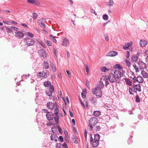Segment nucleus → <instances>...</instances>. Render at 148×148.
<instances>
[{
	"mask_svg": "<svg viewBox=\"0 0 148 148\" xmlns=\"http://www.w3.org/2000/svg\"><path fill=\"white\" fill-rule=\"evenodd\" d=\"M106 85L107 86L109 84V83L108 81V80L111 83L116 82L117 83V81L115 78L114 75L112 73H110L108 75V77L106 76L104 77Z\"/></svg>",
	"mask_w": 148,
	"mask_h": 148,
	"instance_id": "nucleus-1",
	"label": "nucleus"
},
{
	"mask_svg": "<svg viewBox=\"0 0 148 148\" xmlns=\"http://www.w3.org/2000/svg\"><path fill=\"white\" fill-rule=\"evenodd\" d=\"M98 119L95 117H91L89 120L88 122V127L90 130H93V127L98 122Z\"/></svg>",
	"mask_w": 148,
	"mask_h": 148,
	"instance_id": "nucleus-2",
	"label": "nucleus"
},
{
	"mask_svg": "<svg viewBox=\"0 0 148 148\" xmlns=\"http://www.w3.org/2000/svg\"><path fill=\"white\" fill-rule=\"evenodd\" d=\"M92 92L93 94L99 97H101L102 96V91L99 88H94L92 90Z\"/></svg>",
	"mask_w": 148,
	"mask_h": 148,
	"instance_id": "nucleus-3",
	"label": "nucleus"
},
{
	"mask_svg": "<svg viewBox=\"0 0 148 148\" xmlns=\"http://www.w3.org/2000/svg\"><path fill=\"white\" fill-rule=\"evenodd\" d=\"M24 42L28 46H32L34 44V41L30 38H26L24 39Z\"/></svg>",
	"mask_w": 148,
	"mask_h": 148,
	"instance_id": "nucleus-4",
	"label": "nucleus"
},
{
	"mask_svg": "<svg viewBox=\"0 0 148 148\" xmlns=\"http://www.w3.org/2000/svg\"><path fill=\"white\" fill-rule=\"evenodd\" d=\"M45 112H46V116L47 119L49 121H51L53 119L54 116L53 113L52 112H47V110H46L44 109Z\"/></svg>",
	"mask_w": 148,
	"mask_h": 148,
	"instance_id": "nucleus-5",
	"label": "nucleus"
},
{
	"mask_svg": "<svg viewBox=\"0 0 148 148\" xmlns=\"http://www.w3.org/2000/svg\"><path fill=\"white\" fill-rule=\"evenodd\" d=\"M121 72L120 71L116 70L114 72L113 75L117 81L119 79L121 78Z\"/></svg>",
	"mask_w": 148,
	"mask_h": 148,
	"instance_id": "nucleus-6",
	"label": "nucleus"
},
{
	"mask_svg": "<svg viewBox=\"0 0 148 148\" xmlns=\"http://www.w3.org/2000/svg\"><path fill=\"white\" fill-rule=\"evenodd\" d=\"M46 19L45 18H42L39 19L38 22L39 25L42 28H45L46 25L44 23L45 22Z\"/></svg>",
	"mask_w": 148,
	"mask_h": 148,
	"instance_id": "nucleus-7",
	"label": "nucleus"
},
{
	"mask_svg": "<svg viewBox=\"0 0 148 148\" xmlns=\"http://www.w3.org/2000/svg\"><path fill=\"white\" fill-rule=\"evenodd\" d=\"M90 141L92 146L94 147H97L99 145V141L93 140L92 137H91Z\"/></svg>",
	"mask_w": 148,
	"mask_h": 148,
	"instance_id": "nucleus-8",
	"label": "nucleus"
},
{
	"mask_svg": "<svg viewBox=\"0 0 148 148\" xmlns=\"http://www.w3.org/2000/svg\"><path fill=\"white\" fill-rule=\"evenodd\" d=\"M39 53L40 56L43 57L44 59L46 58L47 54L46 52L44 49H42L39 50Z\"/></svg>",
	"mask_w": 148,
	"mask_h": 148,
	"instance_id": "nucleus-9",
	"label": "nucleus"
},
{
	"mask_svg": "<svg viewBox=\"0 0 148 148\" xmlns=\"http://www.w3.org/2000/svg\"><path fill=\"white\" fill-rule=\"evenodd\" d=\"M47 73L44 71L39 72L37 73V76L38 77L46 78L47 77Z\"/></svg>",
	"mask_w": 148,
	"mask_h": 148,
	"instance_id": "nucleus-10",
	"label": "nucleus"
},
{
	"mask_svg": "<svg viewBox=\"0 0 148 148\" xmlns=\"http://www.w3.org/2000/svg\"><path fill=\"white\" fill-rule=\"evenodd\" d=\"M15 36L20 38H23L24 36V34L22 32L17 31L15 32Z\"/></svg>",
	"mask_w": 148,
	"mask_h": 148,
	"instance_id": "nucleus-11",
	"label": "nucleus"
},
{
	"mask_svg": "<svg viewBox=\"0 0 148 148\" xmlns=\"http://www.w3.org/2000/svg\"><path fill=\"white\" fill-rule=\"evenodd\" d=\"M118 54L117 52L116 51H112L109 52L107 54V56H114Z\"/></svg>",
	"mask_w": 148,
	"mask_h": 148,
	"instance_id": "nucleus-12",
	"label": "nucleus"
},
{
	"mask_svg": "<svg viewBox=\"0 0 148 148\" xmlns=\"http://www.w3.org/2000/svg\"><path fill=\"white\" fill-rule=\"evenodd\" d=\"M147 43V42L144 40H140L139 43L140 46L141 47L145 46Z\"/></svg>",
	"mask_w": 148,
	"mask_h": 148,
	"instance_id": "nucleus-13",
	"label": "nucleus"
},
{
	"mask_svg": "<svg viewBox=\"0 0 148 148\" xmlns=\"http://www.w3.org/2000/svg\"><path fill=\"white\" fill-rule=\"evenodd\" d=\"M47 106L49 109L52 110L54 108L55 104L52 102H48L47 104Z\"/></svg>",
	"mask_w": 148,
	"mask_h": 148,
	"instance_id": "nucleus-14",
	"label": "nucleus"
},
{
	"mask_svg": "<svg viewBox=\"0 0 148 148\" xmlns=\"http://www.w3.org/2000/svg\"><path fill=\"white\" fill-rule=\"evenodd\" d=\"M69 43V40L66 38H64L62 42V45L64 46L67 47V45Z\"/></svg>",
	"mask_w": 148,
	"mask_h": 148,
	"instance_id": "nucleus-15",
	"label": "nucleus"
},
{
	"mask_svg": "<svg viewBox=\"0 0 148 148\" xmlns=\"http://www.w3.org/2000/svg\"><path fill=\"white\" fill-rule=\"evenodd\" d=\"M138 64L140 66V68L141 69H144L146 67L145 64L142 61H139L138 62Z\"/></svg>",
	"mask_w": 148,
	"mask_h": 148,
	"instance_id": "nucleus-16",
	"label": "nucleus"
},
{
	"mask_svg": "<svg viewBox=\"0 0 148 148\" xmlns=\"http://www.w3.org/2000/svg\"><path fill=\"white\" fill-rule=\"evenodd\" d=\"M136 81L139 83H142L143 81H144V80L143 79V78H142V77L140 76H137V77H136Z\"/></svg>",
	"mask_w": 148,
	"mask_h": 148,
	"instance_id": "nucleus-17",
	"label": "nucleus"
},
{
	"mask_svg": "<svg viewBox=\"0 0 148 148\" xmlns=\"http://www.w3.org/2000/svg\"><path fill=\"white\" fill-rule=\"evenodd\" d=\"M104 86V85L103 82L100 81L97 85V87L96 88H99L101 89V88H103Z\"/></svg>",
	"mask_w": 148,
	"mask_h": 148,
	"instance_id": "nucleus-18",
	"label": "nucleus"
},
{
	"mask_svg": "<svg viewBox=\"0 0 148 148\" xmlns=\"http://www.w3.org/2000/svg\"><path fill=\"white\" fill-rule=\"evenodd\" d=\"M43 67L45 69H47L49 67V63L47 61L45 60L44 62Z\"/></svg>",
	"mask_w": 148,
	"mask_h": 148,
	"instance_id": "nucleus-19",
	"label": "nucleus"
},
{
	"mask_svg": "<svg viewBox=\"0 0 148 148\" xmlns=\"http://www.w3.org/2000/svg\"><path fill=\"white\" fill-rule=\"evenodd\" d=\"M100 70L102 72H106L110 70V69H107L105 66H102L101 67Z\"/></svg>",
	"mask_w": 148,
	"mask_h": 148,
	"instance_id": "nucleus-20",
	"label": "nucleus"
},
{
	"mask_svg": "<svg viewBox=\"0 0 148 148\" xmlns=\"http://www.w3.org/2000/svg\"><path fill=\"white\" fill-rule=\"evenodd\" d=\"M101 129V127L99 125H95L93 126V130H95L96 132L99 131Z\"/></svg>",
	"mask_w": 148,
	"mask_h": 148,
	"instance_id": "nucleus-21",
	"label": "nucleus"
},
{
	"mask_svg": "<svg viewBox=\"0 0 148 148\" xmlns=\"http://www.w3.org/2000/svg\"><path fill=\"white\" fill-rule=\"evenodd\" d=\"M101 114V112L99 111H95L94 112L93 115L96 117L99 116Z\"/></svg>",
	"mask_w": 148,
	"mask_h": 148,
	"instance_id": "nucleus-22",
	"label": "nucleus"
},
{
	"mask_svg": "<svg viewBox=\"0 0 148 148\" xmlns=\"http://www.w3.org/2000/svg\"><path fill=\"white\" fill-rule=\"evenodd\" d=\"M141 74L143 75V77L145 78H147L148 74L145 71L142 70L141 72Z\"/></svg>",
	"mask_w": 148,
	"mask_h": 148,
	"instance_id": "nucleus-23",
	"label": "nucleus"
},
{
	"mask_svg": "<svg viewBox=\"0 0 148 148\" xmlns=\"http://www.w3.org/2000/svg\"><path fill=\"white\" fill-rule=\"evenodd\" d=\"M55 104L56 105V108L54 110V112L56 115H58V109L57 107L58 105L57 104V103L56 102L55 103Z\"/></svg>",
	"mask_w": 148,
	"mask_h": 148,
	"instance_id": "nucleus-24",
	"label": "nucleus"
},
{
	"mask_svg": "<svg viewBox=\"0 0 148 148\" xmlns=\"http://www.w3.org/2000/svg\"><path fill=\"white\" fill-rule=\"evenodd\" d=\"M113 67L114 69L119 70L123 69L122 67L121 66V65L119 64H116Z\"/></svg>",
	"mask_w": 148,
	"mask_h": 148,
	"instance_id": "nucleus-25",
	"label": "nucleus"
},
{
	"mask_svg": "<svg viewBox=\"0 0 148 148\" xmlns=\"http://www.w3.org/2000/svg\"><path fill=\"white\" fill-rule=\"evenodd\" d=\"M134 86L136 90H138L139 92L141 91L140 86L139 84L134 85Z\"/></svg>",
	"mask_w": 148,
	"mask_h": 148,
	"instance_id": "nucleus-26",
	"label": "nucleus"
},
{
	"mask_svg": "<svg viewBox=\"0 0 148 148\" xmlns=\"http://www.w3.org/2000/svg\"><path fill=\"white\" fill-rule=\"evenodd\" d=\"M132 45V44L131 43H126L125 45L123 47V48L124 49H127L128 47L130 46H131Z\"/></svg>",
	"mask_w": 148,
	"mask_h": 148,
	"instance_id": "nucleus-27",
	"label": "nucleus"
},
{
	"mask_svg": "<svg viewBox=\"0 0 148 148\" xmlns=\"http://www.w3.org/2000/svg\"><path fill=\"white\" fill-rule=\"evenodd\" d=\"M138 57L137 56H133L132 58V60L133 62H136L138 61Z\"/></svg>",
	"mask_w": 148,
	"mask_h": 148,
	"instance_id": "nucleus-28",
	"label": "nucleus"
},
{
	"mask_svg": "<svg viewBox=\"0 0 148 148\" xmlns=\"http://www.w3.org/2000/svg\"><path fill=\"white\" fill-rule=\"evenodd\" d=\"M44 85L45 87H47L51 85V83L49 81L45 82L44 83Z\"/></svg>",
	"mask_w": 148,
	"mask_h": 148,
	"instance_id": "nucleus-29",
	"label": "nucleus"
},
{
	"mask_svg": "<svg viewBox=\"0 0 148 148\" xmlns=\"http://www.w3.org/2000/svg\"><path fill=\"white\" fill-rule=\"evenodd\" d=\"M129 89L131 91H132L134 92H136V90L134 86V85L131 87H129Z\"/></svg>",
	"mask_w": 148,
	"mask_h": 148,
	"instance_id": "nucleus-30",
	"label": "nucleus"
},
{
	"mask_svg": "<svg viewBox=\"0 0 148 148\" xmlns=\"http://www.w3.org/2000/svg\"><path fill=\"white\" fill-rule=\"evenodd\" d=\"M50 65L52 67V70L54 72L56 71V69L53 63L52 62L50 63Z\"/></svg>",
	"mask_w": 148,
	"mask_h": 148,
	"instance_id": "nucleus-31",
	"label": "nucleus"
},
{
	"mask_svg": "<svg viewBox=\"0 0 148 148\" xmlns=\"http://www.w3.org/2000/svg\"><path fill=\"white\" fill-rule=\"evenodd\" d=\"M100 138V136L98 134H96L95 135L94 140L99 141Z\"/></svg>",
	"mask_w": 148,
	"mask_h": 148,
	"instance_id": "nucleus-32",
	"label": "nucleus"
},
{
	"mask_svg": "<svg viewBox=\"0 0 148 148\" xmlns=\"http://www.w3.org/2000/svg\"><path fill=\"white\" fill-rule=\"evenodd\" d=\"M54 120L55 122L57 123H58L59 122V116L58 115H56V116L54 117Z\"/></svg>",
	"mask_w": 148,
	"mask_h": 148,
	"instance_id": "nucleus-33",
	"label": "nucleus"
},
{
	"mask_svg": "<svg viewBox=\"0 0 148 148\" xmlns=\"http://www.w3.org/2000/svg\"><path fill=\"white\" fill-rule=\"evenodd\" d=\"M49 38L53 40L54 42L56 43L57 42V40L55 39V36H54L52 35H49Z\"/></svg>",
	"mask_w": 148,
	"mask_h": 148,
	"instance_id": "nucleus-34",
	"label": "nucleus"
},
{
	"mask_svg": "<svg viewBox=\"0 0 148 148\" xmlns=\"http://www.w3.org/2000/svg\"><path fill=\"white\" fill-rule=\"evenodd\" d=\"M71 139L72 141L75 143H77V141L76 140V139L74 135H72L71 136Z\"/></svg>",
	"mask_w": 148,
	"mask_h": 148,
	"instance_id": "nucleus-35",
	"label": "nucleus"
},
{
	"mask_svg": "<svg viewBox=\"0 0 148 148\" xmlns=\"http://www.w3.org/2000/svg\"><path fill=\"white\" fill-rule=\"evenodd\" d=\"M114 4V2L112 0H110L107 3V4L109 6H112Z\"/></svg>",
	"mask_w": 148,
	"mask_h": 148,
	"instance_id": "nucleus-36",
	"label": "nucleus"
},
{
	"mask_svg": "<svg viewBox=\"0 0 148 148\" xmlns=\"http://www.w3.org/2000/svg\"><path fill=\"white\" fill-rule=\"evenodd\" d=\"M52 132L53 133H55L56 131H57L56 127L55 126H53L51 128Z\"/></svg>",
	"mask_w": 148,
	"mask_h": 148,
	"instance_id": "nucleus-37",
	"label": "nucleus"
},
{
	"mask_svg": "<svg viewBox=\"0 0 148 148\" xmlns=\"http://www.w3.org/2000/svg\"><path fill=\"white\" fill-rule=\"evenodd\" d=\"M125 82L129 86H131L132 85V82L129 79H125Z\"/></svg>",
	"mask_w": 148,
	"mask_h": 148,
	"instance_id": "nucleus-38",
	"label": "nucleus"
},
{
	"mask_svg": "<svg viewBox=\"0 0 148 148\" xmlns=\"http://www.w3.org/2000/svg\"><path fill=\"white\" fill-rule=\"evenodd\" d=\"M97 101L96 98L95 97H92L91 100L92 103L94 104L96 103Z\"/></svg>",
	"mask_w": 148,
	"mask_h": 148,
	"instance_id": "nucleus-39",
	"label": "nucleus"
},
{
	"mask_svg": "<svg viewBox=\"0 0 148 148\" xmlns=\"http://www.w3.org/2000/svg\"><path fill=\"white\" fill-rule=\"evenodd\" d=\"M54 88L53 85H51L49 89V91L51 92H53L54 91Z\"/></svg>",
	"mask_w": 148,
	"mask_h": 148,
	"instance_id": "nucleus-40",
	"label": "nucleus"
},
{
	"mask_svg": "<svg viewBox=\"0 0 148 148\" xmlns=\"http://www.w3.org/2000/svg\"><path fill=\"white\" fill-rule=\"evenodd\" d=\"M125 63L126 64V65L128 67H130L131 66V64L130 62L127 59H126L125 60Z\"/></svg>",
	"mask_w": 148,
	"mask_h": 148,
	"instance_id": "nucleus-41",
	"label": "nucleus"
},
{
	"mask_svg": "<svg viewBox=\"0 0 148 148\" xmlns=\"http://www.w3.org/2000/svg\"><path fill=\"white\" fill-rule=\"evenodd\" d=\"M103 18L104 20L107 21L108 19V16L107 14H103Z\"/></svg>",
	"mask_w": 148,
	"mask_h": 148,
	"instance_id": "nucleus-42",
	"label": "nucleus"
},
{
	"mask_svg": "<svg viewBox=\"0 0 148 148\" xmlns=\"http://www.w3.org/2000/svg\"><path fill=\"white\" fill-rule=\"evenodd\" d=\"M51 140H53L54 139H55L56 138H58V137L54 134L50 136Z\"/></svg>",
	"mask_w": 148,
	"mask_h": 148,
	"instance_id": "nucleus-43",
	"label": "nucleus"
},
{
	"mask_svg": "<svg viewBox=\"0 0 148 148\" xmlns=\"http://www.w3.org/2000/svg\"><path fill=\"white\" fill-rule=\"evenodd\" d=\"M136 101L137 103H139L140 101V99L138 95H137L135 97Z\"/></svg>",
	"mask_w": 148,
	"mask_h": 148,
	"instance_id": "nucleus-44",
	"label": "nucleus"
},
{
	"mask_svg": "<svg viewBox=\"0 0 148 148\" xmlns=\"http://www.w3.org/2000/svg\"><path fill=\"white\" fill-rule=\"evenodd\" d=\"M33 4L36 5H38L40 4V2L38 0H34Z\"/></svg>",
	"mask_w": 148,
	"mask_h": 148,
	"instance_id": "nucleus-45",
	"label": "nucleus"
},
{
	"mask_svg": "<svg viewBox=\"0 0 148 148\" xmlns=\"http://www.w3.org/2000/svg\"><path fill=\"white\" fill-rule=\"evenodd\" d=\"M62 145L60 143L56 144V148H62Z\"/></svg>",
	"mask_w": 148,
	"mask_h": 148,
	"instance_id": "nucleus-46",
	"label": "nucleus"
},
{
	"mask_svg": "<svg viewBox=\"0 0 148 148\" xmlns=\"http://www.w3.org/2000/svg\"><path fill=\"white\" fill-rule=\"evenodd\" d=\"M33 18L34 19H36L38 15L35 12L33 13Z\"/></svg>",
	"mask_w": 148,
	"mask_h": 148,
	"instance_id": "nucleus-47",
	"label": "nucleus"
},
{
	"mask_svg": "<svg viewBox=\"0 0 148 148\" xmlns=\"http://www.w3.org/2000/svg\"><path fill=\"white\" fill-rule=\"evenodd\" d=\"M52 93L51 92H49V91H46V95H48L49 96L51 97V96L52 95Z\"/></svg>",
	"mask_w": 148,
	"mask_h": 148,
	"instance_id": "nucleus-48",
	"label": "nucleus"
},
{
	"mask_svg": "<svg viewBox=\"0 0 148 148\" xmlns=\"http://www.w3.org/2000/svg\"><path fill=\"white\" fill-rule=\"evenodd\" d=\"M126 53H127V54L126 56V57L127 58H128L130 57V51H126Z\"/></svg>",
	"mask_w": 148,
	"mask_h": 148,
	"instance_id": "nucleus-49",
	"label": "nucleus"
},
{
	"mask_svg": "<svg viewBox=\"0 0 148 148\" xmlns=\"http://www.w3.org/2000/svg\"><path fill=\"white\" fill-rule=\"evenodd\" d=\"M11 28H13L14 30L16 31L17 32L20 29L16 27H11Z\"/></svg>",
	"mask_w": 148,
	"mask_h": 148,
	"instance_id": "nucleus-50",
	"label": "nucleus"
},
{
	"mask_svg": "<svg viewBox=\"0 0 148 148\" xmlns=\"http://www.w3.org/2000/svg\"><path fill=\"white\" fill-rule=\"evenodd\" d=\"M84 66L86 68V72H87V73H88L89 70L88 66L86 65H85Z\"/></svg>",
	"mask_w": 148,
	"mask_h": 148,
	"instance_id": "nucleus-51",
	"label": "nucleus"
},
{
	"mask_svg": "<svg viewBox=\"0 0 148 148\" xmlns=\"http://www.w3.org/2000/svg\"><path fill=\"white\" fill-rule=\"evenodd\" d=\"M27 34L29 37L31 38L34 36V35L30 32H27Z\"/></svg>",
	"mask_w": 148,
	"mask_h": 148,
	"instance_id": "nucleus-52",
	"label": "nucleus"
},
{
	"mask_svg": "<svg viewBox=\"0 0 148 148\" xmlns=\"http://www.w3.org/2000/svg\"><path fill=\"white\" fill-rule=\"evenodd\" d=\"M40 44L43 47H44V48H45L46 47V46L44 44V43L42 42V41H41L40 42Z\"/></svg>",
	"mask_w": 148,
	"mask_h": 148,
	"instance_id": "nucleus-53",
	"label": "nucleus"
},
{
	"mask_svg": "<svg viewBox=\"0 0 148 148\" xmlns=\"http://www.w3.org/2000/svg\"><path fill=\"white\" fill-rule=\"evenodd\" d=\"M58 130L59 132L61 134H62L63 132L62 130L60 127L59 126L58 127Z\"/></svg>",
	"mask_w": 148,
	"mask_h": 148,
	"instance_id": "nucleus-54",
	"label": "nucleus"
},
{
	"mask_svg": "<svg viewBox=\"0 0 148 148\" xmlns=\"http://www.w3.org/2000/svg\"><path fill=\"white\" fill-rule=\"evenodd\" d=\"M128 144H130L131 143H132V138H129L128 140Z\"/></svg>",
	"mask_w": 148,
	"mask_h": 148,
	"instance_id": "nucleus-55",
	"label": "nucleus"
},
{
	"mask_svg": "<svg viewBox=\"0 0 148 148\" xmlns=\"http://www.w3.org/2000/svg\"><path fill=\"white\" fill-rule=\"evenodd\" d=\"M34 0H27V2L29 3L33 4Z\"/></svg>",
	"mask_w": 148,
	"mask_h": 148,
	"instance_id": "nucleus-56",
	"label": "nucleus"
},
{
	"mask_svg": "<svg viewBox=\"0 0 148 148\" xmlns=\"http://www.w3.org/2000/svg\"><path fill=\"white\" fill-rule=\"evenodd\" d=\"M59 139H60V140L61 142H63V137L61 136H60L59 137Z\"/></svg>",
	"mask_w": 148,
	"mask_h": 148,
	"instance_id": "nucleus-57",
	"label": "nucleus"
},
{
	"mask_svg": "<svg viewBox=\"0 0 148 148\" xmlns=\"http://www.w3.org/2000/svg\"><path fill=\"white\" fill-rule=\"evenodd\" d=\"M105 38L106 40V41H108V40H109V38H108V36L107 35H106L105 36Z\"/></svg>",
	"mask_w": 148,
	"mask_h": 148,
	"instance_id": "nucleus-58",
	"label": "nucleus"
},
{
	"mask_svg": "<svg viewBox=\"0 0 148 148\" xmlns=\"http://www.w3.org/2000/svg\"><path fill=\"white\" fill-rule=\"evenodd\" d=\"M46 42L49 46H51L52 45L51 43L49 41L47 40Z\"/></svg>",
	"mask_w": 148,
	"mask_h": 148,
	"instance_id": "nucleus-59",
	"label": "nucleus"
},
{
	"mask_svg": "<svg viewBox=\"0 0 148 148\" xmlns=\"http://www.w3.org/2000/svg\"><path fill=\"white\" fill-rule=\"evenodd\" d=\"M91 11L92 13H94L95 15H97V13L93 9H91Z\"/></svg>",
	"mask_w": 148,
	"mask_h": 148,
	"instance_id": "nucleus-60",
	"label": "nucleus"
},
{
	"mask_svg": "<svg viewBox=\"0 0 148 148\" xmlns=\"http://www.w3.org/2000/svg\"><path fill=\"white\" fill-rule=\"evenodd\" d=\"M7 31L9 33H11L12 32V31L11 29L9 28H7L6 29Z\"/></svg>",
	"mask_w": 148,
	"mask_h": 148,
	"instance_id": "nucleus-61",
	"label": "nucleus"
},
{
	"mask_svg": "<svg viewBox=\"0 0 148 148\" xmlns=\"http://www.w3.org/2000/svg\"><path fill=\"white\" fill-rule=\"evenodd\" d=\"M62 146H64L65 148H68L67 146L66 143H64L63 145H62Z\"/></svg>",
	"mask_w": 148,
	"mask_h": 148,
	"instance_id": "nucleus-62",
	"label": "nucleus"
},
{
	"mask_svg": "<svg viewBox=\"0 0 148 148\" xmlns=\"http://www.w3.org/2000/svg\"><path fill=\"white\" fill-rule=\"evenodd\" d=\"M132 80L134 83L135 82H136V77H134L133 78H132Z\"/></svg>",
	"mask_w": 148,
	"mask_h": 148,
	"instance_id": "nucleus-63",
	"label": "nucleus"
},
{
	"mask_svg": "<svg viewBox=\"0 0 148 148\" xmlns=\"http://www.w3.org/2000/svg\"><path fill=\"white\" fill-rule=\"evenodd\" d=\"M53 124L52 123V122H49L48 123L47 125V126H51V125H53Z\"/></svg>",
	"mask_w": 148,
	"mask_h": 148,
	"instance_id": "nucleus-64",
	"label": "nucleus"
}]
</instances>
